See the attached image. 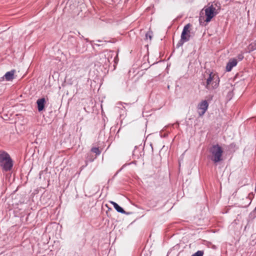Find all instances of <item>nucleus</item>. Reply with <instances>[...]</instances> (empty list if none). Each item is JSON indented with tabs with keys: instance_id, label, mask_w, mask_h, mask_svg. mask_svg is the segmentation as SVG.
Segmentation results:
<instances>
[{
	"instance_id": "f257e3e1",
	"label": "nucleus",
	"mask_w": 256,
	"mask_h": 256,
	"mask_svg": "<svg viewBox=\"0 0 256 256\" xmlns=\"http://www.w3.org/2000/svg\"><path fill=\"white\" fill-rule=\"evenodd\" d=\"M210 159L214 164H218L223 160L224 150L218 144H213L210 148Z\"/></svg>"
},
{
	"instance_id": "f03ea898",
	"label": "nucleus",
	"mask_w": 256,
	"mask_h": 256,
	"mask_svg": "<svg viewBox=\"0 0 256 256\" xmlns=\"http://www.w3.org/2000/svg\"><path fill=\"white\" fill-rule=\"evenodd\" d=\"M14 166V162L10 154L5 151L0 153V166L5 172L10 171Z\"/></svg>"
},
{
	"instance_id": "7ed1b4c3",
	"label": "nucleus",
	"mask_w": 256,
	"mask_h": 256,
	"mask_svg": "<svg viewBox=\"0 0 256 256\" xmlns=\"http://www.w3.org/2000/svg\"><path fill=\"white\" fill-rule=\"evenodd\" d=\"M74 34L80 36V34L78 31L76 32L70 31L68 33H64L62 36V38L64 41L66 42L68 48L73 52L74 51L76 47V44L78 40L74 36Z\"/></svg>"
},
{
	"instance_id": "20e7f679",
	"label": "nucleus",
	"mask_w": 256,
	"mask_h": 256,
	"mask_svg": "<svg viewBox=\"0 0 256 256\" xmlns=\"http://www.w3.org/2000/svg\"><path fill=\"white\" fill-rule=\"evenodd\" d=\"M206 18L204 22L206 23L210 22L212 20L218 13L212 4L208 7H204Z\"/></svg>"
},
{
	"instance_id": "39448f33",
	"label": "nucleus",
	"mask_w": 256,
	"mask_h": 256,
	"mask_svg": "<svg viewBox=\"0 0 256 256\" xmlns=\"http://www.w3.org/2000/svg\"><path fill=\"white\" fill-rule=\"evenodd\" d=\"M192 26V24L190 23L187 24L184 26L182 32L181 33L180 38L186 42H188L190 39V28Z\"/></svg>"
},
{
	"instance_id": "423d86ee",
	"label": "nucleus",
	"mask_w": 256,
	"mask_h": 256,
	"mask_svg": "<svg viewBox=\"0 0 256 256\" xmlns=\"http://www.w3.org/2000/svg\"><path fill=\"white\" fill-rule=\"evenodd\" d=\"M48 100V98L42 97L38 98L36 102L37 110L39 112H42L46 110V105Z\"/></svg>"
},
{
	"instance_id": "0eeeda50",
	"label": "nucleus",
	"mask_w": 256,
	"mask_h": 256,
	"mask_svg": "<svg viewBox=\"0 0 256 256\" xmlns=\"http://www.w3.org/2000/svg\"><path fill=\"white\" fill-rule=\"evenodd\" d=\"M88 44L84 40H78L74 50L76 53L82 54L87 50Z\"/></svg>"
},
{
	"instance_id": "6e6552de",
	"label": "nucleus",
	"mask_w": 256,
	"mask_h": 256,
	"mask_svg": "<svg viewBox=\"0 0 256 256\" xmlns=\"http://www.w3.org/2000/svg\"><path fill=\"white\" fill-rule=\"evenodd\" d=\"M209 104L206 100H202L198 106V115L202 116L204 115L206 112L207 111L208 108Z\"/></svg>"
},
{
	"instance_id": "1a4fd4ad",
	"label": "nucleus",
	"mask_w": 256,
	"mask_h": 256,
	"mask_svg": "<svg viewBox=\"0 0 256 256\" xmlns=\"http://www.w3.org/2000/svg\"><path fill=\"white\" fill-rule=\"evenodd\" d=\"M206 72L208 74V76L206 79V84H204V86H205L206 88L208 90L209 88H210V84L212 85V82L214 80L215 74H214L210 69L206 70Z\"/></svg>"
},
{
	"instance_id": "9d476101",
	"label": "nucleus",
	"mask_w": 256,
	"mask_h": 256,
	"mask_svg": "<svg viewBox=\"0 0 256 256\" xmlns=\"http://www.w3.org/2000/svg\"><path fill=\"white\" fill-rule=\"evenodd\" d=\"M238 64V60L235 58H230L228 63L226 64V72H230L232 68L236 66Z\"/></svg>"
},
{
	"instance_id": "9b49d317",
	"label": "nucleus",
	"mask_w": 256,
	"mask_h": 256,
	"mask_svg": "<svg viewBox=\"0 0 256 256\" xmlns=\"http://www.w3.org/2000/svg\"><path fill=\"white\" fill-rule=\"evenodd\" d=\"M110 204L113 206L114 209L119 213L122 214H125L126 215H128L130 214V212H126L124 209L120 206L116 202L111 201Z\"/></svg>"
},
{
	"instance_id": "f8f14e48",
	"label": "nucleus",
	"mask_w": 256,
	"mask_h": 256,
	"mask_svg": "<svg viewBox=\"0 0 256 256\" xmlns=\"http://www.w3.org/2000/svg\"><path fill=\"white\" fill-rule=\"evenodd\" d=\"M16 70H12L10 71L7 72L4 74V78L6 81H11L14 78V74Z\"/></svg>"
},
{
	"instance_id": "ddd939ff",
	"label": "nucleus",
	"mask_w": 256,
	"mask_h": 256,
	"mask_svg": "<svg viewBox=\"0 0 256 256\" xmlns=\"http://www.w3.org/2000/svg\"><path fill=\"white\" fill-rule=\"evenodd\" d=\"M220 79L217 73H215L214 78V82H212V88L214 90L216 89L220 84Z\"/></svg>"
},
{
	"instance_id": "4468645a",
	"label": "nucleus",
	"mask_w": 256,
	"mask_h": 256,
	"mask_svg": "<svg viewBox=\"0 0 256 256\" xmlns=\"http://www.w3.org/2000/svg\"><path fill=\"white\" fill-rule=\"evenodd\" d=\"M248 51L247 52L248 53L256 50V40L248 45Z\"/></svg>"
},
{
	"instance_id": "2eb2a0df",
	"label": "nucleus",
	"mask_w": 256,
	"mask_h": 256,
	"mask_svg": "<svg viewBox=\"0 0 256 256\" xmlns=\"http://www.w3.org/2000/svg\"><path fill=\"white\" fill-rule=\"evenodd\" d=\"M91 152L95 153L96 156H99L101 153V151L98 147H92L91 148Z\"/></svg>"
},
{
	"instance_id": "dca6fc26",
	"label": "nucleus",
	"mask_w": 256,
	"mask_h": 256,
	"mask_svg": "<svg viewBox=\"0 0 256 256\" xmlns=\"http://www.w3.org/2000/svg\"><path fill=\"white\" fill-rule=\"evenodd\" d=\"M153 36V32L151 30H149L145 34V39L148 40V38L150 40L152 39Z\"/></svg>"
},
{
	"instance_id": "f3484780",
	"label": "nucleus",
	"mask_w": 256,
	"mask_h": 256,
	"mask_svg": "<svg viewBox=\"0 0 256 256\" xmlns=\"http://www.w3.org/2000/svg\"><path fill=\"white\" fill-rule=\"evenodd\" d=\"M204 251L202 250H198L194 254H193L191 256H204Z\"/></svg>"
},
{
	"instance_id": "a211bd4d",
	"label": "nucleus",
	"mask_w": 256,
	"mask_h": 256,
	"mask_svg": "<svg viewBox=\"0 0 256 256\" xmlns=\"http://www.w3.org/2000/svg\"><path fill=\"white\" fill-rule=\"evenodd\" d=\"M186 42L185 40H182V38H180V40L176 44V48H178L182 46L184 44V43H185Z\"/></svg>"
},
{
	"instance_id": "6ab92c4d",
	"label": "nucleus",
	"mask_w": 256,
	"mask_h": 256,
	"mask_svg": "<svg viewBox=\"0 0 256 256\" xmlns=\"http://www.w3.org/2000/svg\"><path fill=\"white\" fill-rule=\"evenodd\" d=\"M84 42L85 41V42L86 44L87 42H89V43H90L92 46H93V48H94V46H100L101 45L100 44H92V42L91 41H90L88 38H84Z\"/></svg>"
},
{
	"instance_id": "aec40b11",
	"label": "nucleus",
	"mask_w": 256,
	"mask_h": 256,
	"mask_svg": "<svg viewBox=\"0 0 256 256\" xmlns=\"http://www.w3.org/2000/svg\"><path fill=\"white\" fill-rule=\"evenodd\" d=\"M256 218V212L253 210L250 214H249V218L251 220L254 219Z\"/></svg>"
},
{
	"instance_id": "412c9836",
	"label": "nucleus",
	"mask_w": 256,
	"mask_h": 256,
	"mask_svg": "<svg viewBox=\"0 0 256 256\" xmlns=\"http://www.w3.org/2000/svg\"><path fill=\"white\" fill-rule=\"evenodd\" d=\"M102 62L104 63V66H106V67L109 66L110 60L108 58H106V57L102 60Z\"/></svg>"
},
{
	"instance_id": "4be33fe9",
	"label": "nucleus",
	"mask_w": 256,
	"mask_h": 256,
	"mask_svg": "<svg viewBox=\"0 0 256 256\" xmlns=\"http://www.w3.org/2000/svg\"><path fill=\"white\" fill-rule=\"evenodd\" d=\"M244 58V56L242 54H240L237 56V58L238 61L242 60Z\"/></svg>"
},
{
	"instance_id": "5701e85b",
	"label": "nucleus",
	"mask_w": 256,
	"mask_h": 256,
	"mask_svg": "<svg viewBox=\"0 0 256 256\" xmlns=\"http://www.w3.org/2000/svg\"><path fill=\"white\" fill-rule=\"evenodd\" d=\"M94 160V158L90 157L89 156H88V157L86 158V160H85V162L88 163V162H92Z\"/></svg>"
},
{
	"instance_id": "b1692460",
	"label": "nucleus",
	"mask_w": 256,
	"mask_h": 256,
	"mask_svg": "<svg viewBox=\"0 0 256 256\" xmlns=\"http://www.w3.org/2000/svg\"><path fill=\"white\" fill-rule=\"evenodd\" d=\"M236 146V145L234 143L232 142V143H231L228 146V148L229 149H234Z\"/></svg>"
},
{
	"instance_id": "393cba45",
	"label": "nucleus",
	"mask_w": 256,
	"mask_h": 256,
	"mask_svg": "<svg viewBox=\"0 0 256 256\" xmlns=\"http://www.w3.org/2000/svg\"><path fill=\"white\" fill-rule=\"evenodd\" d=\"M125 166V164L119 170L117 171V172L114 174L113 178H114L117 176V174L124 168Z\"/></svg>"
},
{
	"instance_id": "a878e982",
	"label": "nucleus",
	"mask_w": 256,
	"mask_h": 256,
	"mask_svg": "<svg viewBox=\"0 0 256 256\" xmlns=\"http://www.w3.org/2000/svg\"><path fill=\"white\" fill-rule=\"evenodd\" d=\"M160 136L161 138H166L168 136V133L166 132L164 134H160Z\"/></svg>"
},
{
	"instance_id": "bb28decb",
	"label": "nucleus",
	"mask_w": 256,
	"mask_h": 256,
	"mask_svg": "<svg viewBox=\"0 0 256 256\" xmlns=\"http://www.w3.org/2000/svg\"><path fill=\"white\" fill-rule=\"evenodd\" d=\"M102 135H104V130H100L99 134V136L100 137Z\"/></svg>"
},
{
	"instance_id": "cd10ccee",
	"label": "nucleus",
	"mask_w": 256,
	"mask_h": 256,
	"mask_svg": "<svg viewBox=\"0 0 256 256\" xmlns=\"http://www.w3.org/2000/svg\"><path fill=\"white\" fill-rule=\"evenodd\" d=\"M87 166H88V163L85 162V164H84V165L80 167L81 170H83L84 168H86Z\"/></svg>"
},
{
	"instance_id": "c85d7f7f",
	"label": "nucleus",
	"mask_w": 256,
	"mask_h": 256,
	"mask_svg": "<svg viewBox=\"0 0 256 256\" xmlns=\"http://www.w3.org/2000/svg\"><path fill=\"white\" fill-rule=\"evenodd\" d=\"M4 86H2L0 87V94L2 93V91L4 90V88H4Z\"/></svg>"
},
{
	"instance_id": "c756f323",
	"label": "nucleus",
	"mask_w": 256,
	"mask_h": 256,
	"mask_svg": "<svg viewBox=\"0 0 256 256\" xmlns=\"http://www.w3.org/2000/svg\"><path fill=\"white\" fill-rule=\"evenodd\" d=\"M5 79V78H4V75L0 78V82L3 81Z\"/></svg>"
},
{
	"instance_id": "7c9ffc66",
	"label": "nucleus",
	"mask_w": 256,
	"mask_h": 256,
	"mask_svg": "<svg viewBox=\"0 0 256 256\" xmlns=\"http://www.w3.org/2000/svg\"><path fill=\"white\" fill-rule=\"evenodd\" d=\"M144 150H142V152H140V156H142V155H144Z\"/></svg>"
},
{
	"instance_id": "2f4dec72",
	"label": "nucleus",
	"mask_w": 256,
	"mask_h": 256,
	"mask_svg": "<svg viewBox=\"0 0 256 256\" xmlns=\"http://www.w3.org/2000/svg\"><path fill=\"white\" fill-rule=\"evenodd\" d=\"M134 148H135V149L133 152V155H134V156L135 155V152H136V149L137 148V146H135Z\"/></svg>"
},
{
	"instance_id": "473e14b6",
	"label": "nucleus",
	"mask_w": 256,
	"mask_h": 256,
	"mask_svg": "<svg viewBox=\"0 0 256 256\" xmlns=\"http://www.w3.org/2000/svg\"><path fill=\"white\" fill-rule=\"evenodd\" d=\"M80 40H82V39H84V38H84V36H82V35L81 36H80Z\"/></svg>"
},
{
	"instance_id": "72a5a7b5",
	"label": "nucleus",
	"mask_w": 256,
	"mask_h": 256,
	"mask_svg": "<svg viewBox=\"0 0 256 256\" xmlns=\"http://www.w3.org/2000/svg\"><path fill=\"white\" fill-rule=\"evenodd\" d=\"M250 202H251V200L250 202L248 204V205H246V206H244V207H248L250 204Z\"/></svg>"
},
{
	"instance_id": "f704fd0d",
	"label": "nucleus",
	"mask_w": 256,
	"mask_h": 256,
	"mask_svg": "<svg viewBox=\"0 0 256 256\" xmlns=\"http://www.w3.org/2000/svg\"><path fill=\"white\" fill-rule=\"evenodd\" d=\"M150 146L152 147V150H153V148H152V144H150Z\"/></svg>"
},
{
	"instance_id": "c9c22d12",
	"label": "nucleus",
	"mask_w": 256,
	"mask_h": 256,
	"mask_svg": "<svg viewBox=\"0 0 256 256\" xmlns=\"http://www.w3.org/2000/svg\"><path fill=\"white\" fill-rule=\"evenodd\" d=\"M199 20H200V23H201V18H200Z\"/></svg>"
},
{
	"instance_id": "e433bc0d",
	"label": "nucleus",
	"mask_w": 256,
	"mask_h": 256,
	"mask_svg": "<svg viewBox=\"0 0 256 256\" xmlns=\"http://www.w3.org/2000/svg\"><path fill=\"white\" fill-rule=\"evenodd\" d=\"M254 210L256 212V208H254Z\"/></svg>"
},
{
	"instance_id": "4c0bfd02",
	"label": "nucleus",
	"mask_w": 256,
	"mask_h": 256,
	"mask_svg": "<svg viewBox=\"0 0 256 256\" xmlns=\"http://www.w3.org/2000/svg\"><path fill=\"white\" fill-rule=\"evenodd\" d=\"M120 128H119V129H118V131L117 133H118V132H120Z\"/></svg>"
},
{
	"instance_id": "58836bf2",
	"label": "nucleus",
	"mask_w": 256,
	"mask_h": 256,
	"mask_svg": "<svg viewBox=\"0 0 256 256\" xmlns=\"http://www.w3.org/2000/svg\"><path fill=\"white\" fill-rule=\"evenodd\" d=\"M98 42H101L102 41H101V40H98Z\"/></svg>"
},
{
	"instance_id": "ea45409f",
	"label": "nucleus",
	"mask_w": 256,
	"mask_h": 256,
	"mask_svg": "<svg viewBox=\"0 0 256 256\" xmlns=\"http://www.w3.org/2000/svg\"><path fill=\"white\" fill-rule=\"evenodd\" d=\"M107 42H111V41H108Z\"/></svg>"
}]
</instances>
